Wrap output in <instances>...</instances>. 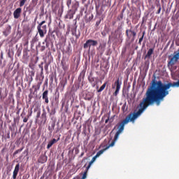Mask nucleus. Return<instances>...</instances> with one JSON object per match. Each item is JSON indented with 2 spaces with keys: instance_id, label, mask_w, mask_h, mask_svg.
<instances>
[{
  "instance_id": "f257e3e1",
  "label": "nucleus",
  "mask_w": 179,
  "mask_h": 179,
  "mask_svg": "<svg viewBox=\"0 0 179 179\" xmlns=\"http://www.w3.org/2000/svg\"><path fill=\"white\" fill-rule=\"evenodd\" d=\"M170 87H179V80L177 82L167 84H164L160 80H153L150 87L145 92V97L143 98L138 105L139 110L143 113L149 106H153L155 103L157 106H160V103L164 100V97L169 96Z\"/></svg>"
},
{
  "instance_id": "f03ea898",
  "label": "nucleus",
  "mask_w": 179,
  "mask_h": 179,
  "mask_svg": "<svg viewBox=\"0 0 179 179\" xmlns=\"http://www.w3.org/2000/svg\"><path fill=\"white\" fill-rule=\"evenodd\" d=\"M143 113L141 110V109H138V110L137 112H134L133 113L129 114L124 118V120H123L120 123L118 124V126H117L118 130L116 132L113 141L111 142L110 144H109L108 146H106V148L99 150L96 153V155L94 157H92V160L90 162L88 166H87V170H89L90 169V167L92 166V164H93V163H94V162H96V159H97V157H99L101 155H103L104 153V152H106V150H107V149H108V148L114 146V145H115V142H117L118 138H120V134H122V132L124 131L125 125H127V124H128V122H129V121H131V122L135 121V120H136V118H138V117H140V115H141Z\"/></svg>"
},
{
  "instance_id": "7ed1b4c3",
  "label": "nucleus",
  "mask_w": 179,
  "mask_h": 179,
  "mask_svg": "<svg viewBox=\"0 0 179 179\" xmlns=\"http://www.w3.org/2000/svg\"><path fill=\"white\" fill-rule=\"evenodd\" d=\"M45 23V20H43L37 26V30L41 38L47 34V24H44Z\"/></svg>"
},
{
  "instance_id": "20e7f679",
  "label": "nucleus",
  "mask_w": 179,
  "mask_h": 179,
  "mask_svg": "<svg viewBox=\"0 0 179 179\" xmlns=\"http://www.w3.org/2000/svg\"><path fill=\"white\" fill-rule=\"evenodd\" d=\"M121 85H122V82L120 80V78H117L114 84L112 85V89H115L116 87V90L113 93L114 96H118L121 89Z\"/></svg>"
},
{
  "instance_id": "39448f33",
  "label": "nucleus",
  "mask_w": 179,
  "mask_h": 179,
  "mask_svg": "<svg viewBox=\"0 0 179 179\" xmlns=\"http://www.w3.org/2000/svg\"><path fill=\"white\" fill-rule=\"evenodd\" d=\"M126 36L129 40H131V41H135V37H136V31L133 30L132 28L130 29H127Z\"/></svg>"
},
{
  "instance_id": "423d86ee",
  "label": "nucleus",
  "mask_w": 179,
  "mask_h": 179,
  "mask_svg": "<svg viewBox=\"0 0 179 179\" xmlns=\"http://www.w3.org/2000/svg\"><path fill=\"white\" fill-rule=\"evenodd\" d=\"M97 41H94L92 39H89L87 40L85 44H84V48H89V50H90V48L92 47H96V45H97Z\"/></svg>"
},
{
  "instance_id": "0eeeda50",
  "label": "nucleus",
  "mask_w": 179,
  "mask_h": 179,
  "mask_svg": "<svg viewBox=\"0 0 179 179\" xmlns=\"http://www.w3.org/2000/svg\"><path fill=\"white\" fill-rule=\"evenodd\" d=\"M178 59H179V52L176 53V55H173V57L171 58L170 61L168 63V65L173 66V65H175L176 62H177Z\"/></svg>"
},
{
  "instance_id": "6e6552de",
  "label": "nucleus",
  "mask_w": 179,
  "mask_h": 179,
  "mask_svg": "<svg viewBox=\"0 0 179 179\" xmlns=\"http://www.w3.org/2000/svg\"><path fill=\"white\" fill-rule=\"evenodd\" d=\"M61 64L62 66V69L63 71H64V72H66V71L69 69V63L68 62V59L66 60L65 59H62Z\"/></svg>"
},
{
  "instance_id": "1a4fd4ad",
  "label": "nucleus",
  "mask_w": 179,
  "mask_h": 179,
  "mask_svg": "<svg viewBox=\"0 0 179 179\" xmlns=\"http://www.w3.org/2000/svg\"><path fill=\"white\" fill-rule=\"evenodd\" d=\"M42 99L45 101V103L46 104H48V103H50V100L48 99V90H46L45 92H43L42 94Z\"/></svg>"
},
{
  "instance_id": "9d476101",
  "label": "nucleus",
  "mask_w": 179,
  "mask_h": 179,
  "mask_svg": "<svg viewBox=\"0 0 179 179\" xmlns=\"http://www.w3.org/2000/svg\"><path fill=\"white\" fill-rule=\"evenodd\" d=\"M11 30H12V27H10V25H7L4 31H3V36H5V37H8V36H9Z\"/></svg>"
},
{
  "instance_id": "9b49d317",
  "label": "nucleus",
  "mask_w": 179,
  "mask_h": 179,
  "mask_svg": "<svg viewBox=\"0 0 179 179\" xmlns=\"http://www.w3.org/2000/svg\"><path fill=\"white\" fill-rule=\"evenodd\" d=\"M20 13H22V8H17L13 13L14 18L19 19L20 17Z\"/></svg>"
},
{
  "instance_id": "f8f14e48",
  "label": "nucleus",
  "mask_w": 179,
  "mask_h": 179,
  "mask_svg": "<svg viewBox=\"0 0 179 179\" xmlns=\"http://www.w3.org/2000/svg\"><path fill=\"white\" fill-rule=\"evenodd\" d=\"M20 167V165L19 164H17L15 166V169L13 171V179H16V177H17V173H19Z\"/></svg>"
},
{
  "instance_id": "ddd939ff",
  "label": "nucleus",
  "mask_w": 179,
  "mask_h": 179,
  "mask_svg": "<svg viewBox=\"0 0 179 179\" xmlns=\"http://www.w3.org/2000/svg\"><path fill=\"white\" fill-rule=\"evenodd\" d=\"M118 38H121V34H119V36L116 34H114L112 36H109V40H113L115 43H117V40H118Z\"/></svg>"
},
{
  "instance_id": "4468645a",
  "label": "nucleus",
  "mask_w": 179,
  "mask_h": 179,
  "mask_svg": "<svg viewBox=\"0 0 179 179\" xmlns=\"http://www.w3.org/2000/svg\"><path fill=\"white\" fill-rule=\"evenodd\" d=\"M58 141H59V138H58L57 139L53 138L52 140H51L47 145V149H50L52 145H54L55 143H57V142H58Z\"/></svg>"
},
{
  "instance_id": "2eb2a0df",
  "label": "nucleus",
  "mask_w": 179,
  "mask_h": 179,
  "mask_svg": "<svg viewBox=\"0 0 179 179\" xmlns=\"http://www.w3.org/2000/svg\"><path fill=\"white\" fill-rule=\"evenodd\" d=\"M155 52V48H150L145 57V59L148 58L150 59L152 58V55Z\"/></svg>"
},
{
  "instance_id": "dca6fc26",
  "label": "nucleus",
  "mask_w": 179,
  "mask_h": 179,
  "mask_svg": "<svg viewBox=\"0 0 179 179\" xmlns=\"http://www.w3.org/2000/svg\"><path fill=\"white\" fill-rule=\"evenodd\" d=\"M75 15V12L70 10L68 14L66 15V19H73V15Z\"/></svg>"
},
{
  "instance_id": "f3484780",
  "label": "nucleus",
  "mask_w": 179,
  "mask_h": 179,
  "mask_svg": "<svg viewBox=\"0 0 179 179\" xmlns=\"http://www.w3.org/2000/svg\"><path fill=\"white\" fill-rule=\"evenodd\" d=\"M48 157L45 155H41L40 158L38 159L39 163H41L42 164L45 163L47 162Z\"/></svg>"
},
{
  "instance_id": "a211bd4d",
  "label": "nucleus",
  "mask_w": 179,
  "mask_h": 179,
  "mask_svg": "<svg viewBox=\"0 0 179 179\" xmlns=\"http://www.w3.org/2000/svg\"><path fill=\"white\" fill-rule=\"evenodd\" d=\"M47 110H48V113H49V115H55V113H57V111L55 110V108H53L51 110H50V107L47 106L46 107Z\"/></svg>"
},
{
  "instance_id": "6ab92c4d",
  "label": "nucleus",
  "mask_w": 179,
  "mask_h": 179,
  "mask_svg": "<svg viewBox=\"0 0 179 179\" xmlns=\"http://www.w3.org/2000/svg\"><path fill=\"white\" fill-rule=\"evenodd\" d=\"M29 51L27 48L23 50V57L25 58V59H28L29 58Z\"/></svg>"
},
{
  "instance_id": "aec40b11",
  "label": "nucleus",
  "mask_w": 179,
  "mask_h": 179,
  "mask_svg": "<svg viewBox=\"0 0 179 179\" xmlns=\"http://www.w3.org/2000/svg\"><path fill=\"white\" fill-rule=\"evenodd\" d=\"M108 83V81L105 82L102 86L97 90L98 93H101V92H103L104 89H106V86H107V84Z\"/></svg>"
},
{
  "instance_id": "412c9836",
  "label": "nucleus",
  "mask_w": 179,
  "mask_h": 179,
  "mask_svg": "<svg viewBox=\"0 0 179 179\" xmlns=\"http://www.w3.org/2000/svg\"><path fill=\"white\" fill-rule=\"evenodd\" d=\"M32 89H34V91L33 92V90ZM32 89L30 90V94H36V93H37V90H40L37 87L36 85H33L32 86Z\"/></svg>"
},
{
  "instance_id": "4be33fe9",
  "label": "nucleus",
  "mask_w": 179,
  "mask_h": 179,
  "mask_svg": "<svg viewBox=\"0 0 179 179\" xmlns=\"http://www.w3.org/2000/svg\"><path fill=\"white\" fill-rule=\"evenodd\" d=\"M41 117L45 120V122L47 121V112H45V109L43 110V113L41 115Z\"/></svg>"
},
{
  "instance_id": "5701e85b",
  "label": "nucleus",
  "mask_w": 179,
  "mask_h": 179,
  "mask_svg": "<svg viewBox=\"0 0 179 179\" xmlns=\"http://www.w3.org/2000/svg\"><path fill=\"white\" fill-rule=\"evenodd\" d=\"M106 42L99 43V50H103V49L106 48Z\"/></svg>"
},
{
  "instance_id": "b1692460",
  "label": "nucleus",
  "mask_w": 179,
  "mask_h": 179,
  "mask_svg": "<svg viewBox=\"0 0 179 179\" xmlns=\"http://www.w3.org/2000/svg\"><path fill=\"white\" fill-rule=\"evenodd\" d=\"M27 0H20V6L22 8V6H24V4L26 3Z\"/></svg>"
},
{
  "instance_id": "393cba45",
  "label": "nucleus",
  "mask_w": 179,
  "mask_h": 179,
  "mask_svg": "<svg viewBox=\"0 0 179 179\" xmlns=\"http://www.w3.org/2000/svg\"><path fill=\"white\" fill-rule=\"evenodd\" d=\"M157 7L158 8V10L157 11V15H159L160 12H162V6L160 4L157 5Z\"/></svg>"
},
{
  "instance_id": "a878e982",
  "label": "nucleus",
  "mask_w": 179,
  "mask_h": 179,
  "mask_svg": "<svg viewBox=\"0 0 179 179\" xmlns=\"http://www.w3.org/2000/svg\"><path fill=\"white\" fill-rule=\"evenodd\" d=\"M23 149H24V148H20V149H18V150H15V152H14V154H13L14 156L16 155H17V153H20V152H22V150H23Z\"/></svg>"
},
{
  "instance_id": "bb28decb",
  "label": "nucleus",
  "mask_w": 179,
  "mask_h": 179,
  "mask_svg": "<svg viewBox=\"0 0 179 179\" xmlns=\"http://www.w3.org/2000/svg\"><path fill=\"white\" fill-rule=\"evenodd\" d=\"M40 115H41V111L38 110L37 112L36 118H40Z\"/></svg>"
},
{
  "instance_id": "cd10ccee",
  "label": "nucleus",
  "mask_w": 179,
  "mask_h": 179,
  "mask_svg": "<svg viewBox=\"0 0 179 179\" xmlns=\"http://www.w3.org/2000/svg\"><path fill=\"white\" fill-rule=\"evenodd\" d=\"M71 3H72V1L67 0L66 5H67L68 8H69V6H71Z\"/></svg>"
},
{
  "instance_id": "c85d7f7f",
  "label": "nucleus",
  "mask_w": 179,
  "mask_h": 179,
  "mask_svg": "<svg viewBox=\"0 0 179 179\" xmlns=\"http://www.w3.org/2000/svg\"><path fill=\"white\" fill-rule=\"evenodd\" d=\"M142 41H143V36H141V37L139 38L138 44H140V45L142 44Z\"/></svg>"
},
{
  "instance_id": "c756f323",
  "label": "nucleus",
  "mask_w": 179,
  "mask_h": 179,
  "mask_svg": "<svg viewBox=\"0 0 179 179\" xmlns=\"http://www.w3.org/2000/svg\"><path fill=\"white\" fill-rule=\"evenodd\" d=\"M65 85H66V81L65 83H61V86H62V90L65 89Z\"/></svg>"
},
{
  "instance_id": "7c9ffc66",
  "label": "nucleus",
  "mask_w": 179,
  "mask_h": 179,
  "mask_svg": "<svg viewBox=\"0 0 179 179\" xmlns=\"http://www.w3.org/2000/svg\"><path fill=\"white\" fill-rule=\"evenodd\" d=\"M50 127H51L52 129H55V122H52Z\"/></svg>"
},
{
  "instance_id": "2f4dec72",
  "label": "nucleus",
  "mask_w": 179,
  "mask_h": 179,
  "mask_svg": "<svg viewBox=\"0 0 179 179\" xmlns=\"http://www.w3.org/2000/svg\"><path fill=\"white\" fill-rule=\"evenodd\" d=\"M39 68H41V75H43V71H44V68L41 65H39Z\"/></svg>"
},
{
  "instance_id": "473e14b6",
  "label": "nucleus",
  "mask_w": 179,
  "mask_h": 179,
  "mask_svg": "<svg viewBox=\"0 0 179 179\" xmlns=\"http://www.w3.org/2000/svg\"><path fill=\"white\" fill-rule=\"evenodd\" d=\"M32 114H33V110H31V109L30 113H29V114H28V115H27L28 118H30V117H31V115H32Z\"/></svg>"
},
{
  "instance_id": "72a5a7b5",
  "label": "nucleus",
  "mask_w": 179,
  "mask_h": 179,
  "mask_svg": "<svg viewBox=\"0 0 179 179\" xmlns=\"http://www.w3.org/2000/svg\"><path fill=\"white\" fill-rule=\"evenodd\" d=\"M27 121H29V117L27 116V117H24L23 119V122H27Z\"/></svg>"
},
{
  "instance_id": "f704fd0d",
  "label": "nucleus",
  "mask_w": 179,
  "mask_h": 179,
  "mask_svg": "<svg viewBox=\"0 0 179 179\" xmlns=\"http://www.w3.org/2000/svg\"><path fill=\"white\" fill-rule=\"evenodd\" d=\"M87 173V171H86V172H85V173H84V174H83V176L82 179H85V178H86Z\"/></svg>"
},
{
  "instance_id": "c9c22d12",
  "label": "nucleus",
  "mask_w": 179,
  "mask_h": 179,
  "mask_svg": "<svg viewBox=\"0 0 179 179\" xmlns=\"http://www.w3.org/2000/svg\"><path fill=\"white\" fill-rule=\"evenodd\" d=\"M48 131H50V132H52V131H54V129L51 127V126H49Z\"/></svg>"
},
{
  "instance_id": "e433bc0d",
  "label": "nucleus",
  "mask_w": 179,
  "mask_h": 179,
  "mask_svg": "<svg viewBox=\"0 0 179 179\" xmlns=\"http://www.w3.org/2000/svg\"><path fill=\"white\" fill-rule=\"evenodd\" d=\"M41 86V82L38 83L36 85V87L40 90V87Z\"/></svg>"
},
{
  "instance_id": "4c0bfd02",
  "label": "nucleus",
  "mask_w": 179,
  "mask_h": 179,
  "mask_svg": "<svg viewBox=\"0 0 179 179\" xmlns=\"http://www.w3.org/2000/svg\"><path fill=\"white\" fill-rule=\"evenodd\" d=\"M38 111V107H36L34 109V113H37Z\"/></svg>"
},
{
  "instance_id": "58836bf2",
  "label": "nucleus",
  "mask_w": 179,
  "mask_h": 179,
  "mask_svg": "<svg viewBox=\"0 0 179 179\" xmlns=\"http://www.w3.org/2000/svg\"><path fill=\"white\" fill-rule=\"evenodd\" d=\"M78 80L80 82L82 80V73H80V76L78 77Z\"/></svg>"
},
{
  "instance_id": "ea45409f",
  "label": "nucleus",
  "mask_w": 179,
  "mask_h": 179,
  "mask_svg": "<svg viewBox=\"0 0 179 179\" xmlns=\"http://www.w3.org/2000/svg\"><path fill=\"white\" fill-rule=\"evenodd\" d=\"M125 107L126 106L125 105H123L122 108V110H123V111H125Z\"/></svg>"
},
{
  "instance_id": "a19ab883",
  "label": "nucleus",
  "mask_w": 179,
  "mask_h": 179,
  "mask_svg": "<svg viewBox=\"0 0 179 179\" xmlns=\"http://www.w3.org/2000/svg\"><path fill=\"white\" fill-rule=\"evenodd\" d=\"M44 68H45V69H48V65L45 64Z\"/></svg>"
},
{
  "instance_id": "79ce46f5",
  "label": "nucleus",
  "mask_w": 179,
  "mask_h": 179,
  "mask_svg": "<svg viewBox=\"0 0 179 179\" xmlns=\"http://www.w3.org/2000/svg\"><path fill=\"white\" fill-rule=\"evenodd\" d=\"M124 17V14L120 15V18L122 19Z\"/></svg>"
},
{
  "instance_id": "37998d69",
  "label": "nucleus",
  "mask_w": 179,
  "mask_h": 179,
  "mask_svg": "<svg viewBox=\"0 0 179 179\" xmlns=\"http://www.w3.org/2000/svg\"><path fill=\"white\" fill-rule=\"evenodd\" d=\"M35 41H36V38H34L32 39V43H35Z\"/></svg>"
},
{
  "instance_id": "c03bdc74",
  "label": "nucleus",
  "mask_w": 179,
  "mask_h": 179,
  "mask_svg": "<svg viewBox=\"0 0 179 179\" xmlns=\"http://www.w3.org/2000/svg\"><path fill=\"white\" fill-rule=\"evenodd\" d=\"M96 26H99V24H100V21L99 22H96Z\"/></svg>"
},
{
  "instance_id": "a18cd8bd",
  "label": "nucleus",
  "mask_w": 179,
  "mask_h": 179,
  "mask_svg": "<svg viewBox=\"0 0 179 179\" xmlns=\"http://www.w3.org/2000/svg\"><path fill=\"white\" fill-rule=\"evenodd\" d=\"M145 31H143V32L142 37H145Z\"/></svg>"
},
{
  "instance_id": "49530a36",
  "label": "nucleus",
  "mask_w": 179,
  "mask_h": 179,
  "mask_svg": "<svg viewBox=\"0 0 179 179\" xmlns=\"http://www.w3.org/2000/svg\"><path fill=\"white\" fill-rule=\"evenodd\" d=\"M69 51H71V48H68V50H67V52H69Z\"/></svg>"
},
{
  "instance_id": "de8ad7c7",
  "label": "nucleus",
  "mask_w": 179,
  "mask_h": 179,
  "mask_svg": "<svg viewBox=\"0 0 179 179\" xmlns=\"http://www.w3.org/2000/svg\"><path fill=\"white\" fill-rule=\"evenodd\" d=\"M27 44H29V41H27L24 45H27Z\"/></svg>"
},
{
  "instance_id": "09e8293b",
  "label": "nucleus",
  "mask_w": 179,
  "mask_h": 179,
  "mask_svg": "<svg viewBox=\"0 0 179 179\" xmlns=\"http://www.w3.org/2000/svg\"><path fill=\"white\" fill-rule=\"evenodd\" d=\"M105 122L107 124V122H108V119L106 120Z\"/></svg>"
},
{
  "instance_id": "8fccbe9b",
  "label": "nucleus",
  "mask_w": 179,
  "mask_h": 179,
  "mask_svg": "<svg viewBox=\"0 0 179 179\" xmlns=\"http://www.w3.org/2000/svg\"><path fill=\"white\" fill-rule=\"evenodd\" d=\"M76 38H79V36H78V35L76 34Z\"/></svg>"
},
{
  "instance_id": "3c124183",
  "label": "nucleus",
  "mask_w": 179,
  "mask_h": 179,
  "mask_svg": "<svg viewBox=\"0 0 179 179\" xmlns=\"http://www.w3.org/2000/svg\"><path fill=\"white\" fill-rule=\"evenodd\" d=\"M35 20V22H36V20H37V17H35V20Z\"/></svg>"
},
{
  "instance_id": "603ef678",
  "label": "nucleus",
  "mask_w": 179,
  "mask_h": 179,
  "mask_svg": "<svg viewBox=\"0 0 179 179\" xmlns=\"http://www.w3.org/2000/svg\"><path fill=\"white\" fill-rule=\"evenodd\" d=\"M83 155H85V153L83 152V153L81 154V156H83Z\"/></svg>"
},
{
  "instance_id": "864d4df0",
  "label": "nucleus",
  "mask_w": 179,
  "mask_h": 179,
  "mask_svg": "<svg viewBox=\"0 0 179 179\" xmlns=\"http://www.w3.org/2000/svg\"><path fill=\"white\" fill-rule=\"evenodd\" d=\"M89 80H90V82H92V80L90 78H89Z\"/></svg>"
},
{
  "instance_id": "5fc2aeb1",
  "label": "nucleus",
  "mask_w": 179,
  "mask_h": 179,
  "mask_svg": "<svg viewBox=\"0 0 179 179\" xmlns=\"http://www.w3.org/2000/svg\"><path fill=\"white\" fill-rule=\"evenodd\" d=\"M20 54H18V55H17V57H20Z\"/></svg>"
},
{
  "instance_id": "6e6d98bb",
  "label": "nucleus",
  "mask_w": 179,
  "mask_h": 179,
  "mask_svg": "<svg viewBox=\"0 0 179 179\" xmlns=\"http://www.w3.org/2000/svg\"><path fill=\"white\" fill-rule=\"evenodd\" d=\"M121 41L122 42V38H120Z\"/></svg>"
},
{
  "instance_id": "4d7b16f0",
  "label": "nucleus",
  "mask_w": 179,
  "mask_h": 179,
  "mask_svg": "<svg viewBox=\"0 0 179 179\" xmlns=\"http://www.w3.org/2000/svg\"><path fill=\"white\" fill-rule=\"evenodd\" d=\"M143 22H144V20L143 19Z\"/></svg>"
},
{
  "instance_id": "13d9d810",
  "label": "nucleus",
  "mask_w": 179,
  "mask_h": 179,
  "mask_svg": "<svg viewBox=\"0 0 179 179\" xmlns=\"http://www.w3.org/2000/svg\"><path fill=\"white\" fill-rule=\"evenodd\" d=\"M34 6H36V5H34Z\"/></svg>"
}]
</instances>
